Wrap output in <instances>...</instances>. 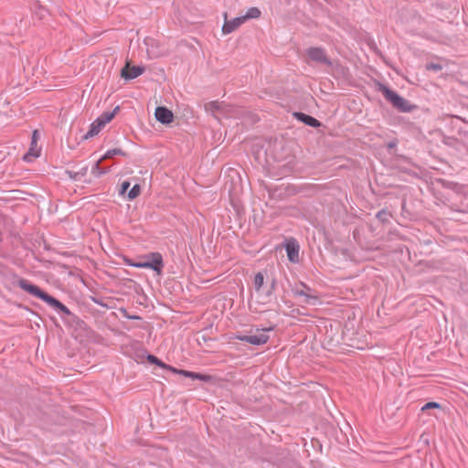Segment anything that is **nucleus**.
Instances as JSON below:
<instances>
[{
  "label": "nucleus",
  "instance_id": "9d476101",
  "mask_svg": "<svg viewBox=\"0 0 468 468\" xmlns=\"http://www.w3.org/2000/svg\"><path fill=\"white\" fill-rule=\"evenodd\" d=\"M286 252L288 259L291 262H298L299 261V245L296 242L295 239H292L287 241L286 246Z\"/></svg>",
  "mask_w": 468,
  "mask_h": 468
},
{
  "label": "nucleus",
  "instance_id": "ddd939ff",
  "mask_svg": "<svg viewBox=\"0 0 468 468\" xmlns=\"http://www.w3.org/2000/svg\"><path fill=\"white\" fill-rule=\"evenodd\" d=\"M261 12L258 7H250L248 9L246 15L242 16L244 17L245 22L249 19H257L261 16Z\"/></svg>",
  "mask_w": 468,
  "mask_h": 468
},
{
  "label": "nucleus",
  "instance_id": "9b49d317",
  "mask_svg": "<svg viewBox=\"0 0 468 468\" xmlns=\"http://www.w3.org/2000/svg\"><path fill=\"white\" fill-rule=\"evenodd\" d=\"M146 258L149 259L150 269L156 271L157 274H160L163 268L162 255L158 252H153L146 256Z\"/></svg>",
  "mask_w": 468,
  "mask_h": 468
},
{
  "label": "nucleus",
  "instance_id": "aec40b11",
  "mask_svg": "<svg viewBox=\"0 0 468 468\" xmlns=\"http://www.w3.org/2000/svg\"><path fill=\"white\" fill-rule=\"evenodd\" d=\"M39 155V151L34 150L33 148L30 149V151L24 156V159L26 161H31L32 158H36Z\"/></svg>",
  "mask_w": 468,
  "mask_h": 468
},
{
  "label": "nucleus",
  "instance_id": "20e7f679",
  "mask_svg": "<svg viewBox=\"0 0 468 468\" xmlns=\"http://www.w3.org/2000/svg\"><path fill=\"white\" fill-rule=\"evenodd\" d=\"M119 111V107H116L112 112H104L100 117H98L90 126V130L87 133V134L84 136L85 139H88L90 137H93L97 135L101 130L108 123L110 122L115 113Z\"/></svg>",
  "mask_w": 468,
  "mask_h": 468
},
{
  "label": "nucleus",
  "instance_id": "412c9836",
  "mask_svg": "<svg viewBox=\"0 0 468 468\" xmlns=\"http://www.w3.org/2000/svg\"><path fill=\"white\" fill-rule=\"evenodd\" d=\"M440 407V404L437 402H428L421 408V411H425L430 409H439Z\"/></svg>",
  "mask_w": 468,
  "mask_h": 468
},
{
  "label": "nucleus",
  "instance_id": "dca6fc26",
  "mask_svg": "<svg viewBox=\"0 0 468 468\" xmlns=\"http://www.w3.org/2000/svg\"><path fill=\"white\" fill-rule=\"evenodd\" d=\"M186 378H191L192 379H198L202 381H210L212 378L209 375H203L192 371H188Z\"/></svg>",
  "mask_w": 468,
  "mask_h": 468
},
{
  "label": "nucleus",
  "instance_id": "423d86ee",
  "mask_svg": "<svg viewBox=\"0 0 468 468\" xmlns=\"http://www.w3.org/2000/svg\"><path fill=\"white\" fill-rule=\"evenodd\" d=\"M224 24L222 26V34L229 35L233 31L237 30L242 24L245 23L244 17L239 16L231 20H228V13L223 14Z\"/></svg>",
  "mask_w": 468,
  "mask_h": 468
},
{
  "label": "nucleus",
  "instance_id": "f257e3e1",
  "mask_svg": "<svg viewBox=\"0 0 468 468\" xmlns=\"http://www.w3.org/2000/svg\"><path fill=\"white\" fill-rule=\"evenodd\" d=\"M17 284L24 291H26L28 293H30V294H32V295H34V296L43 300L44 302H46L47 303H48L52 307L57 308L58 310L62 311L65 314H69V309L64 304H62L59 301H58L57 299H55L52 296L48 295L45 292L41 291L37 286L30 283L28 281H27L25 279H20L17 282Z\"/></svg>",
  "mask_w": 468,
  "mask_h": 468
},
{
  "label": "nucleus",
  "instance_id": "2eb2a0df",
  "mask_svg": "<svg viewBox=\"0 0 468 468\" xmlns=\"http://www.w3.org/2000/svg\"><path fill=\"white\" fill-rule=\"evenodd\" d=\"M222 107V103L219 101H209L205 105V110L212 114L216 113Z\"/></svg>",
  "mask_w": 468,
  "mask_h": 468
},
{
  "label": "nucleus",
  "instance_id": "f8f14e48",
  "mask_svg": "<svg viewBox=\"0 0 468 468\" xmlns=\"http://www.w3.org/2000/svg\"><path fill=\"white\" fill-rule=\"evenodd\" d=\"M115 155H122L125 156L126 154L122 149H112L105 153V154L98 160V162L95 165V167L93 168L94 171H99L100 165L102 161L112 158Z\"/></svg>",
  "mask_w": 468,
  "mask_h": 468
},
{
  "label": "nucleus",
  "instance_id": "a211bd4d",
  "mask_svg": "<svg viewBox=\"0 0 468 468\" xmlns=\"http://www.w3.org/2000/svg\"><path fill=\"white\" fill-rule=\"evenodd\" d=\"M294 294L295 295H298V296H303L304 297V300H303V303H310L311 301L313 300H315L314 297H313L312 295L306 293L305 292H303V290H295L294 291Z\"/></svg>",
  "mask_w": 468,
  "mask_h": 468
},
{
  "label": "nucleus",
  "instance_id": "39448f33",
  "mask_svg": "<svg viewBox=\"0 0 468 468\" xmlns=\"http://www.w3.org/2000/svg\"><path fill=\"white\" fill-rule=\"evenodd\" d=\"M270 329H257L255 334L251 335H241L237 336V338L240 341L250 343L251 345H263L269 340V335H267Z\"/></svg>",
  "mask_w": 468,
  "mask_h": 468
},
{
  "label": "nucleus",
  "instance_id": "a878e982",
  "mask_svg": "<svg viewBox=\"0 0 468 468\" xmlns=\"http://www.w3.org/2000/svg\"><path fill=\"white\" fill-rule=\"evenodd\" d=\"M37 131H35V132L33 133V144L35 143V140H36V138H37Z\"/></svg>",
  "mask_w": 468,
  "mask_h": 468
},
{
  "label": "nucleus",
  "instance_id": "4468645a",
  "mask_svg": "<svg viewBox=\"0 0 468 468\" xmlns=\"http://www.w3.org/2000/svg\"><path fill=\"white\" fill-rule=\"evenodd\" d=\"M299 118L304 122L306 123L307 125H310L312 127H319L320 126V122L318 120H316L315 118L312 117V116H309V115H306V114H303V113H301L299 114Z\"/></svg>",
  "mask_w": 468,
  "mask_h": 468
},
{
  "label": "nucleus",
  "instance_id": "f3484780",
  "mask_svg": "<svg viewBox=\"0 0 468 468\" xmlns=\"http://www.w3.org/2000/svg\"><path fill=\"white\" fill-rule=\"evenodd\" d=\"M147 360L153 364L159 366L160 367L166 368L169 370L170 366H167L166 364H165L164 362H162L160 359H158L156 356H154L153 355H149L147 356Z\"/></svg>",
  "mask_w": 468,
  "mask_h": 468
},
{
  "label": "nucleus",
  "instance_id": "1a4fd4ad",
  "mask_svg": "<svg viewBox=\"0 0 468 468\" xmlns=\"http://www.w3.org/2000/svg\"><path fill=\"white\" fill-rule=\"evenodd\" d=\"M154 116L158 122L170 124L174 121L173 112L165 107L159 106L155 109Z\"/></svg>",
  "mask_w": 468,
  "mask_h": 468
},
{
  "label": "nucleus",
  "instance_id": "0eeeda50",
  "mask_svg": "<svg viewBox=\"0 0 468 468\" xmlns=\"http://www.w3.org/2000/svg\"><path fill=\"white\" fill-rule=\"evenodd\" d=\"M306 54L308 58L312 61L324 63L327 65L331 64L330 60L326 57L324 50L321 48H310L307 49Z\"/></svg>",
  "mask_w": 468,
  "mask_h": 468
},
{
  "label": "nucleus",
  "instance_id": "4be33fe9",
  "mask_svg": "<svg viewBox=\"0 0 468 468\" xmlns=\"http://www.w3.org/2000/svg\"><path fill=\"white\" fill-rule=\"evenodd\" d=\"M132 265L137 268L150 269L149 261L133 263Z\"/></svg>",
  "mask_w": 468,
  "mask_h": 468
},
{
  "label": "nucleus",
  "instance_id": "5701e85b",
  "mask_svg": "<svg viewBox=\"0 0 468 468\" xmlns=\"http://www.w3.org/2000/svg\"><path fill=\"white\" fill-rule=\"evenodd\" d=\"M169 370L176 373V374H179L181 376H184V377H186L187 376V373L188 371L187 370H184V369H176L173 367H169Z\"/></svg>",
  "mask_w": 468,
  "mask_h": 468
},
{
  "label": "nucleus",
  "instance_id": "f03ea898",
  "mask_svg": "<svg viewBox=\"0 0 468 468\" xmlns=\"http://www.w3.org/2000/svg\"><path fill=\"white\" fill-rule=\"evenodd\" d=\"M263 283L264 276L261 272H258L254 277L255 298L259 303L265 304L271 301L272 287L266 289Z\"/></svg>",
  "mask_w": 468,
  "mask_h": 468
},
{
  "label": "nucleus",
  "instance_id": "6e6552de",
  "mask_svg": "<svg viewBox=\"0 0 468 468\" xmlns=\"http://www.w3.org/2000/svg\"><path fill=\"white\" fill-rule=\"evenodd\" d=\"M144 71V69L139 66H131L129 62L126 63L125 67L122 69V77L125 80H133Z\"/></svg>",
  "mask_w": 468,
  "mask_h": 468
},
{
  "label": "nucleus",
  "instance_id": "b1692460",
  "mask_svg": "<svg viewBox=\"0 0 468 468\" xmlns=\"http://www.w3.org/2000/svg\"><path fill=\"white\" fill-rule=\"evenodd\" d=\"M428 70H441L442 67L440 64L430 63L426 65Z\"/></svg>",
  "mask_w": 468,
  "mask_h": 468
},
{
  "label": "nucleus",
  "instance_id": "393cba45",
  "mask_svg": "<svg viewBox=\"0 0 468 468\" xmlns=\"http://www.w3.org/2000/svg\"><path fill=\"white\" fill-rule=\"evenodd\" d=\"M130 183L128 181H123L121 186V194H123L126 192V190L129 188Z\"/></svg>",
  "mask_w": 468,
  "mask_h": 468
},
{
  "label": "nucleus",
  "instance_id": "7ed1b4c3",
  "mask_svg": "<svg viewBox=\"0 0 468 468\" xmlns=\"http://www.w3.org/2000/svg\"><path fill=\"white\" fill-rule=\"evenodd\" d=\"M380 91L382 92L384 97L392 103L394 107L400 110L401 112H407L412 110V106L409 103L408 101H406L398 93L387 88L386 86H381Z\"/></svg>",
  "mask_w": 468,
  "mask_h": 468
},
{
  "label": "nucleus",
  "instance_id": "6ab92c4d",
  "mask_svg": "<svg viewBox=\"0 0 468 468\" xmlns=\"http://www.w3.org/2000/svg\"><path fill=\"white\" fill-rule=\"evenodd\" d=\"M141 193V187L139 185H134L133 188L128 193V198L133 200L136 198Z\"/></svg>",
  "mask_w": 468,
  "mask_h": 468
}]
</instances>
